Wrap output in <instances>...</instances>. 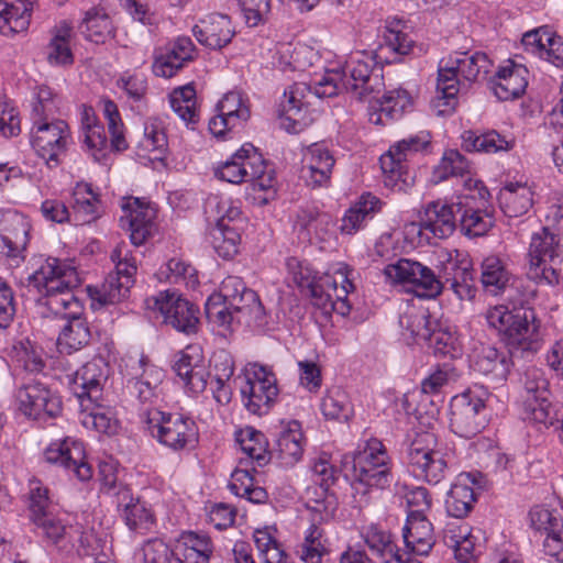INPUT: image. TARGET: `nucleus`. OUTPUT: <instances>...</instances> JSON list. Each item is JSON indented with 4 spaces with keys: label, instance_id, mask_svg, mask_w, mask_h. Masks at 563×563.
<instances>
[{
    "label": "nucleus",
    "instance_id": "obj_1",
    "mask_svg": "<svg viewBox=\"0 0 563 563\" xmlns=\"http://www.w3.org/2000/svg\"><path fill=\"white\" fill-rule=\"evenodd\" d=\"M80 278L74 266L56 257L41 260L30 276V284L43 295L42 302L55 316L67 319L81 310L73 289L79 287Z\"/></svg>",
    "mask_w": 563,
    "mask_h": 563
},
{
    "label": "nucleus",
    "instance_id": "obj_2",
    "mask_svg": "<svg viewBox=\"0 0 563 563\" xmlns=\"http://www.w3.org/2000/svg\"><path fill=\"white\" fill-rule=\"evenodd\" d=\"M384 88L383 76L374 73L373 65L360 58L351 56L343 71L327 70L319 80L314 81V92L318 98H330L345 90L358 100L375 98Z\"/></svg>",
    "mask_w": 563,
    "mask_h": 563
},
{
    "label": "nucleus",
    "instance_id": "obj_3",
    "mask_svg": "<svg viewBox=\"0 0 563 563\" xmlns=\"http://www.w3.org/2000/svg\"><path fill=\"white\" fill-rule=\"evenodd\" d=\"M493 64L483 52H454L440 60L438 70V102L450 109L455 106V97L463 82H477L486 78Z\"/></svg>",
    "mask_w": 563,
    "mask_h": 563
},
{
    "label": "nucleus",
    "instance_id": "obj_4",
    "mask_svg": "<svg viewBox=\"0 0 563 563\" xmlns=\"http://www.w3.org/2000/svg\"><path fill=\"white\" fill-rule=\"evenodd\" d=\"M384 275L391 284H410L421 288L424 291L423 295L428 297L440 295L446 284L460 300H471L476 292L473 284L450 277L448 267H445L444 282H441L431 268L407 258H400L387 265L384 268Z\"/></svg>",
    "mask_w": 563,
    "mask_h": 563
},
{
    "label": "nucleus",
    "instance_id": "obj_5",
    "mask_svg": "<svg viewBox=\"0 0 563 563\" xmlns=\"http://www.w3.org/2000/svg\"><path fill=\"white\" fill-rule=\"evenodd\" d=\"M214 175L230 184L251 183L254 190H267L275 185L274 172L267 169L266 161L251 143L216 167Z\"/></svg>",
    "mask_w": 563,
    "mask_h": 563
},
{
    "label": "nucleus",
    "instance_id": "obj_6",
    "mask_svg": "<svg viewBox=\"0 0 563 563\" xmlns=\"http://www.w3.org/2000/svg\"><path fill=\"white\" fill-rule=\"evenodd\" d=\"M562 246L558 235L542 228L531 236L526 274L537 284L554 286L560 283Z\"/></svg>",
    "mask_w": 563,
    "mask_h": 563
},
{
    "label": "nucleus",
    "instance_id": "obj_7",
    "mask_svg": "<svg viewBox=\"0 0 563 563\" xmlns=\"http://www.w3.org/2000/svg\"><path fill=\"white\" fill-rule=\"evenodd\" d=\"M145 430L161 444L180 451L198 440L195 421L179 413H165L156 408H145L142 412Z\"/></svg>",
    "mask_w": 563,
    "mask_h": 563
},
{
    "label": "nucleus",
    "instance_id": "obj_8",
    "mask_svg": "<svg viewBox=\"0 0 563 563\" xmlns=\"http://www.w3.org/2000/svg\"><path fill=\"white\" fill-rule=\"evenodd\" d=\"M352 463L353 478L357 483L385 489L393 482L389 456L380 441L373 439L352 455L344 456V464Z\"/></svg>",
    "mask_w": 563,
    "mask_h": 563
},
{
    "label": "nucleus",
    "instance_id": "obj_9",
    "mask_svg": "<svg viewBox=\"0 0 563 563\" xmlns=\"http://www.w3.org/2000/svg\"><path fill=\"white\" fill-rule=\"evenodd\" d=\"M221 291L233 309L236 325L254 332H263L268 324V316L257 295L247 288L242 278L228 276L221 283Z\"/></svg>",
    "mask_w": 563,
    "mask_h": 563
},
{
    "label": "nucleus",
    "instance_id": "obj_10",
    "mask_svg": "<svg viewBox=\"0 0 563 563\" xmlns=\"http://www.w3.org/2000/svg\"><path fill=\"white\" fill-rule=\"evenodd\" d=\"M432 433L418 434L407 449V464L411 473L429 484L437 485L445 478L448 462L441 450L435 449Z\"/></svg>",
    "mask_w": 563,
    "mask_h": 563
},
{
    "label": "nucleus",
    "instance_id": "obj_11",
    "mask_svg": "<svg viewBox=\"0 0 563 563\" xmlns=\"http://www.w3.org/2000/svg\"><path fill=\"white\" fill-rule=\"evenodd\" d=\"M245 408L253 415H266L278 396L275 374L266 366L252 364L240 387Z\"/></svg>",
    "mask_w": 563,
    "mask_h": 563
},
{
    "label": "nucleus",
    "instance_id": "obj_12",
    "mask_svg": "<svg viewBox=\"0 0 563 563\" xmlns=\"http://www.w3.org/2000/svg\"><path fill=\"white\" fill-rule=\"evenodd\" d=\"M147 309L157 310L164 322L186 335L196 334L199 329V308L174 292L164 291L145 299Z\"/></svg>",
    "mask_w": 563,
    "mask_h": 563
},
{
    "label": "nucleus",
    "instance_id": "obj_13",
    "mask_svg": "<svg viewBox=\"0 0 563 563\" xmlns=\"http://www.w3.org/2000/svg\"><path fill=\"white\" fill-rule=\"evenodd\" d=\"M520 306L521 308L515 309L514 318L501 340L511 356L536 352L541 341V321L536 311L532 308H523L522 303Z\"/></svg>",
    "mask_w": 563,
    "mask_h": 563
},
{
    "label": "nucleus",
    "instance_id": "obj_14",
    "mask_svg": "<svg viewBox=\"0 0 563 563\" xmlns=\"http://www.w3.org/2000/svg\"><path fill=\"white\" fill-rule=\"evenodd\" d=\"M111 260L115 264V274H109L96 299L101 305H114L125 299L133 285V275L136 273V265L124 243L119 244L111 253Z\"/></svg>",
    "mask_w": 563,
    "mask_h": 563
},
{
    "label": "nucleus",
    "instance_id": "obj_15",
    "mask_svg": "<svg viewBox=\"0 0 563 563\" xmlns=\"http://www.w3.org/2000/svg\"><path fill=\"white\" fill-rule=\"evenodd\" d=\"M450 427L462 438L477 434L486 424V406L477 395L467 391L452 398Z\"/></svg>",
    "mask_w": 563,
    "mask_h": 563
},
{
    "label": "nucleus",
    "instance_id": "obj_16",
    "mask_svg": "<svg viewBox=\"0 0 563 563\" xmlns=\"http://www.w3.org/2000/svg\"><path fill=\"white\" fill-rule=\"evenodd\" d=\"M16 400L19 410L35 420L55 418L62 412L60 398L38 382L21 387Z\"/></svg>",
    "mask_w": 563,
    "mask_h": 563
},
{
    "label": "nucleus",
    "instance_id": "obj_17",
    "mask_svg": "<svg viewBox=\"0 0 563 563\" xmlns=\"http://www.w3.org/2000/svg\"><path fill=\"white\" fill-rule=\"evenodd\" d=\"M68 136L69 130L65 121H40V125L32 126L31 144L49 167L57 166L58 156L66 151Z\"/></svg>",
    "mask_w": 563,
    "mask_h": 563
},
{
    "label": "nucleus",
    "instance_id": "obj_18",
    "mask_svg": "<svg viewBox=\"0 0 563 563\" xmlns=\"http://www.w3.org/2000/svg\"><path fill=\"white\" fill-rule=\"evenodd\" d=\"M44 456L48 463L58 464L81 482L89 481L92 477V467L85 460V450L81 442L70 438L53 442L45 450Z\"/></svg>",
    "mask_w": 563,
    "mask_h": 563
},
{
    "label": "nucleus",
    "instance_id": "obj_19",
    "mask_svg": "<svg viewBox=\"0 0 563 563\" xmlns=\"http://www.w3.org/2000/svg\"><path fill=\"white\" fill-rule=\"evenodd\" d=\"M108 378L107 366L102 358L86 363L80 369L69 376V387L81 402L99 401L102 386Z\"/></svg>",
    "mask_w": 563,
    "mask_h": 563
},
{
    "label": "nucleus",
    "instance_id": "obj_20",
    "mask_svg": "<svg viewBox=\"0 0 563 563\" xmlns=\"http://www.w3.org/2000/svg\"><path fill=\"white\" fill-rule=\"evenodd\" d=\"M521 43L527 53L553 64L563 66V37L549 26H541L523 34Z\"/></svg>",
    "mask_w": 563,
    "mask_h": 563
},
{
    "label": "nucleus",
    "instance_id": "obj_21",
    "mask_svg": "<svg viewBox=\"0 0 563 563\" xmlns=\"http://www.w3.org/2000/svg\"><path fill=\"white\" fill-rule=\"evenodd\" d=\"M335 159L322 144L310 145L302 159L301 178L310 187L325 186L331 178Z\"/></svg>",
    "mask_w": 563,
    "mask_h": 563
},
{
    "label": "nucleus",
    "instance_id": "obj_22",
    "mask_svg": "<svg viewBox=\"0 0 563 563\" xmlns=\"http://www.w3.org/2000/svg\"><path fill=\"white\" fill-rule=\"evenodd\" d=\"M192 33L200 44L212 49L224 47L234 35L229 16L218 13L201 19L192 27Z\"/></svg>",
    "mask_w": 563,
    "mask_h": 563
},
{
    "label": "nucleus",
    "instance_id": "obj_23",
    "mask_svg": "<svg viewBox=\"0 0 563 563\" xmlns=\"http://www.w3.org/2000/svg\"><path fill=\"white\" fill-rule=\"evenodd\" d=\"M30 224L18 212H8L2 219L0 230V253L9 257H18L29 242Z\"/></svg>",
    "mask_w": 563,
    "mask_h": 563
},
{
    "label": "nucleus",
    "instance_id": "obj_24",
    "mask_svg": "<svg viewBox=\"0 0 563 563\" xmlns=\"http://www.w3.org/2000/svg\"><path fill=\"white\" fill-rule=\"evenodd\" d=\"M456 203L448 205L441 201L430 202L421 217V227L435 238L446 239L456 229Z\"/></svg>",
    "mask_w": 563,
    "mask_h": 563
},
{
    "label": "nucleus",
    "instance_id": "obj_25",
    "mask_svg": "<svg viewBox=\"0 0 563 563\" xmlns=\"http://www.w3.org/2000/svg\"><path fill=\"white\" fill-rule=\"evenodd\" d=\"M472 368L495 380H505L511 366L507 354L499 352L492 345L481 344L473 350L471 355Z\"/></svg>",
    "mask_w": 563,
    "mask_h": 563
},
{
    "label": "nucleus",
    "instance_id": "obj_26",
    "mask_svg": "<svg viewBox=\"0 0 563 563\" xmlns=\"http://www.w3.org/2000/svg\"><path fill=\"white\" fill-rule=\"evenodd\" d=\"M212 552L209 536L192 531L183 533L173 549L175 563H209Z\"/></svg>",
    "mask_w": 563,
    "mask_h": 563
},
{
    "label": "nucleus",
    "instance_id": "obj_27",
    "mask_svg": "<svg viewBox=\"0 0 563 563\" xmlns=\"http://www.w3.org/2000/svg\"><path fill=\"white\" fill-rule=\"evenodd\" d=\"M528 69L521 65L509 62V65L500 67L492 80V89L495 96L503 101L519 98L528 86Z\"/></svg>",
    "mask_w": 563,
    "mask_h": 563
},
{
    "label": "nucleus",
    "instance_id": "obj_28",
    "mask_svg": "<svg viewBox=\"0 0 563 563\" xmlns=\"http://www.w3.org/2000/svg\"><path fill=\"white\" fill-rule=\"evenodd\" d=\"M461 140L465 151L485 154L509 152L516 145V137L512 134H501L496 130H488L481 134L467 130L462 133Z\"/></svg>",
    "mask_w": 563,
    "mask_h": 563
},
{
    "label": "nucleus",
    "instance_id": "obj_29",
    "mask_svg": "<svg viewBox=\"0 0 563 563\" xmlns=\"http://www.w3.org/2000/svg\"><path fill=\"white\" fill-rule=\"evenodd\" d=\"M136 208L124 207V216L120 218V225L130 232L132 244L142 245L152 234L154 229V211L151 208L140 206L139 199L134 200Z\"/></svg>",
    "mask_w": 563,
    "mask_h": 563
},
{
    "label": "nucleus",
    "instance_id": "obj_30",
    "mask_svg": "<svg viewBox=\"0 0 563 563\" xmlns=\"http://www.w3.org/2000/svg\"><path fill=\"white\" fill-rule=\"evenodd\" d=\"M287 265L289 269L299 267V272L294 273L295 283H297L299 287H308L313 306L329 313L331 299L330 286L334 285V276L324 274L318 279L313 278L310 280L308 271L305 272L296 258L288 260Z\"/></svg>",
    "mask_w": 563,
    "mask_h": 563
},
{
    "label": "nucleus",
    "instance_id": "obj_31",
    "mask_svg": "<svg viewBox=\"0 0 563 563\" xmlns=\"http://www.w3.org/2000/svg\"><path fill=\"white\" fill-rule=\"evenodd\" d=\"M474 483V477L470 473H462L457 476L445 499L449 516L460 519L468 515L476 501L475 493L471 486Z\"/></svg>",
    "mask_w": 563,
    "mask_h": 563
},
{
    "label": "nucleus",
    "instance_id": "obj_32",
    "mask_svg": "<svg viewBox=\"0 0 563 563\" xmlns=\"http://www.w3.org/2000/svg\"><path fill=\"white\" fill-rule=\"evenodd\" d=\"M380 200L365 194L360 197L344 213L340 230L344 234H354L363 229L369 220L380 210Z\"/></svg>",
    "mask_w": 563,
    "mask_h": 563
},
{
    "label": "nucleus",
    "instance_id": "obj_33",
    "mask_svg": "<svg viewBox=\"0 0 563 563\" xmlns=\"http://www.w3.org/2000/svg\"><path fill=\"white\" fill-rule=\"evenodd\" d=\"M194 44L189 37H178L172 47L155 58L153 71L158 77H173L184 63L192 58Z\"/></svg>",
    "mask_w": 563,
    "mask_h": 563
},
{
    "label": "nucleus",
    "instance_id": "obj_34",
    "mask_svg": "<svg viewBox=\"0 0 563 563\" xmlns=\"http://www.w3.org/2000/svg\"><path fill=\"white\" fill-rule=\"evenodd\" d=\"M481 202L457 201L456 212L460 217L461 231L467 236H482L494 224L493 217L483 208Z\"/></svg>",
    "mask_w": 563,
    "mask_h": 563
},
{
    "label": "nucleus",
    "instance_id": "obj_35",
    "mask_svg": "<svg viewBox=\"0 0 563 563\" xmlns=\"http://www.w3.org/2000/svg\"><path fill=\"white\" fill-rule=\"evenodd\" d=\"M404 541L418 555H427L435 543L433 526L427 517H407Z\"/></svg>",
    "mask_w": 563,
    "mask_h": 563
},
{
    "label": "nucleus",
    "instance_id": "obj_36",
    "mask_svg": "<svg viewBox=\"0 0 563 563\" xmlns=\"http://www.w3.org/2000/svg\"><path fill=\"white\" fill-rule=\"evenodd\" d=\"M119 508L125 525L133 531L145 533L154 525L153 514L139 498L132 497L128 489L119 493Z\"/></svg>",
    "mask_w": 563,
    "mask_h": 563
},
{
    "label": "nucleus",
    "instance_id": "obj_37",
    "mask_svg": "<svg viewBox=\"0 0 563 563\" xmlns=\"http://www.w3.org/2000/svg\"><path fill=\"white\" fill-rule=\"evenodd\" d=\"M302 439L301 426L298 421L282 422L276 445L278 456L284 464L292 465L301 459L303 453Z\"/></svg>",
    "mask_w": 563,
    "mask_h": 563
},
{
    "label": "nucleus",
    "instance_id": "obj_38",
    "mask_svg": "<svg viewBox=\"0 0 563 563\" xmlns=\"http://www.w3.org/2000/svg\"><path fill=\"white\" fill-rule=\"evenodd\" d=\"M499 203L509 218L520 217L533 205V192L527 184L509 183L499 194Z\"/></svg>",
    "mask_w": 563,
    "mask_h": 563
},
{
    "label": "nucleus",
    "instance_id": "obj_39",
    "mask_svg": "<svg viewBox=\"0 0 563 563\" xmlns=\"http://www.w3.org/2000/svg\"><path fill=\"white\" fill-rule=\"evenodd\" d=\"M65 320L67 322L57 338V346L62 353L70 354L88 344L90 330L88 322L81 317V310Z\"/></svg>",
    "mask_w": 563,
    "mask_h": 563
},
{
    "label": "nucleus",
    "instance_id": "obj_40",
    "mask_svg": "<svg viewBox=\"0 0 563 563\" xmlns=\"http://www.w3.org/2000/svg\"><path fill=\"white\" fill-rule=\"evenodd\" d=\"M32 2L18 0L14 3L0 1V33L3 35L25 31L30 24Z\"/></svg>",
    "mask_w": 563,
    "mask_h": 563
},
{
    "label": "nucleus",
    "instance_id": "obj_41",
    "mask_svg": "<svg viewBox=\"0 0 563 563\" xmlns=\"http://www.w3.org/2000/svg\"><path fill=\"white\" fill-rule=\"evenodd\" d=\"M73 26L63 21L55 26L53 37L47 45V60L54 66H68L74 63V56L69 47Z\"/></svg>",
    "mask_w": 563,
    "mask_h": 563
},
{
    "label": "nucleus",
    "instance_id": "obj_42",
    "mask_svg": "<svg viewBox=\"0 0 563 563\" xmlns=\"http://www.w3.org/2000/svg\"><path fill=\"white\" fill-rule=\"evenodd\" d=\"M79 406L81 408V423L86 428L104 434L117 432L118 420L110 408L100 405L98 401H82Z\"/></svg>",
    "mask_w": 563,
    "mask_h": 563
},
{
    "label": "nucleus",
    "instance_id": "obj_43",
    "mask_svg": "<svg viewBox=\"0 0 563 563\" xmlns=\"http://www.w3.org/2000/svg\"><path fill=\"white\" fill-rule=\"evenodd\" d=\"M384 174V184L394 191H406L413 184V178L405 170L404 159L389 151L379 158Z\"/></svg>",
    "mask_w": 563,
    "mask_h": 563
},
{
    "label": "nucleus",
    "instance_id": "obj_44",
    "mask_svg": "<svg viewBox=\"0 0 563 563\" xmlns=\"http://www.w3.org/2000/svg\"><path fill=\"white\" fill-rule=\"evenodd\" d=\"M481 280L484 289L492 295L512 290L509 286L510 273L497 256H488L483 261Z\"/></svg>",
    "mask_w": 563,
    "mask_h": 563
},
{
    "label": "nucleus",
    "instance_id": "obj_45",
    "mask_svg": "<svg viewBox=\"0 0 563 563\" xmlns=\"http://www.w3.org/2000/svg\"><path fill=\"white\" fill-rule=\"evenodd\" d=\"M374 97L369 98L375 100L378 108L372 107L373 111L369 113V121L377 125L385 124L383 115L389 119L399 117L409 103L408 93L402 89L388 91L382 98H378L377 95H374Z\"/></svg>",
    "mask_w": 563,
    "mask_h": 563
},
{
    "label": "nucleus",
    "instance_id": "obj_46",
    "mask_svg": "<svg viewBox=\"0 0 563 563\" xmlns=\"http://www.w3.org/2000/svg\"><path fill=\"white\" fill-rule=\"evenodd\" d=\"M235 440L246 456L257 466H264L269 461L268 442L265 435L252 427L235 432Z\"/></svg>",
    "mask_w": 563,
    "mask_h": 563
},
{
    "label": "nucleus",
    "instance_id": "obj_47",
    "mask_svg": "<svg viewBox=\"0 0 563 563\" xmlns=\"http://www.w3.org/2000/svg\"><path fill=\"white\" fill-rule=\"evenodd\" d=\"M471 174V164L457 150L444 152L440 163L434 167L432 180L438 184L449 177H461Z\"/></svg>",
    "mask_w": 563,
    "mask_h": 563
},
{
    "label": "nucleus",
    "instance_id": "obj_48",
    "mask_svg": "<svg viewBox=\"0 0 563 563\" xmlns=\"http://www.w3.org/2000/svg\"><path fill=\"white\" fill-rule=\"evenodd\" d=\"M321 410L325 419L340 422H346L353 412L347 394L338 386L327 390L321 401Z\"/></svg>",
    "mask_w": 563,
    "mask_h": 563
},
{
    "label": "nucleus",
    "instance_id": "obj_49",
    "mask_svg": "<svg viewBox=\"0 0 563 563\" xmlns=\"http://www.w3.org/2000/svg\"><path fill=\"white\" fill-rule=\"evenodd\" d=\"M173 111L187 124H196L199 118L196 108V90L186 85L173 90L169 97Z\"/></svg>",
    "mask_w": 563,
    "mask_h": 563
},
{
    "label": "nucleus",
    "instance_id": "obj_50",
    "mask_svg": "<svg viewBox=\"0 0 563 563\" xmlns=\"http://www.w3.org/2000/svg\"><path fill=\"white\" fill-rule=\"evenodd\" d=\"M206 316L210 323L225 331H234L236 321L233 309L223 296V291L211 295L206 302Z\"/></svg>",
    "mask_w": 563,
    "mask_h": 563
},
{
    "label": "nucleus",
    "instance_id": "obj_51",
    "mask_svg": "<svg viewBox=\"0 0 563 563\" xmlns=\"http://www.w3.org/2000/svg\"><path fill=\"white\" fill-rule=\"evenodd\" d=\"M332 276H334V285L330 286L331 299L329 313L335 311L341 316H346L351 311L347 295L354 289V286L349 278L347 266L338 268Z\"/></svg>",
    "mask_w": 563,
    "mask_h": 563
},
{
    "label": "nucleus",
    "instance_id": "obj_52",
    "mask_svg": "<svg viewBox=\"0 0 563 563\" xmlns=\"http://www.w3.org/2000/svg\"><path fill=\"white\" fill-rule=\"evenodd\" d=\"M79 31L85 37L96 44L106 43L113 36V25L106 13L88 11L79 25Z\"/></svg>",
    "mask_w": 563,
    "mask_h": 563
},
{
    "label": "nucleus",
    "instance_id": "obj_53",
    "mask_svg": "<svg viewBox=\"0 0 563 563\" xmlns=\"http://www.w3.org/2000/svg\"><path fill=\"white\" fill-rule=\"evenodd\" d=\"M217 112L224 115L232 125H242L250 117V108L240 91H230L217 104Z\"/></svg>",
    "mask_w": 563,
    "mask_h": 563
},
{
    "label": "nucleus",
    "instance_id": "obj_54",
    "mask_svg": "<svg viewBox=\"0 0 563 563\" xmlns=\"http://www.w3.org/2000/svg\"><path fill=\"white\" fill-rule=\"evenodd\" d=\"M37 528L42 529L43 536L53 544L58 547L62 551H68L73 548L70 530L71 527H66L59 519H56L52 514L44 516L34 522Z\"/></svg>",
    "mask_w": 563,
    "mask_h": 563
},
{
    "label": "nucleus",
    "instance_id": "obj_55",
    "mask_svg": "<svg viewBox=\"0 0 563 563\" xmlns=\"http://www.w3.org/2000/svg\"><path fill=\"white\" fill-rule=\"evenodd\" d=\"M550 395L525 397L522 401V418L525 420L549 426L553 423L554 410L549 400Z\"/></svg>",
    "mask_w": 563,
    "mask_h": 563
},
{
    "label": "nucleus",
    "instance_id": "obj_56",
    "mask_svg": "<svg viewBox=\"0 0 563 563\" xmlns=\"http://www.w3.org/2000/svg\"><path fill=\"white\" fill-rule=\"evenodd\" d=\"M211 243L214 251L223 258H231L238 253L240 236L235 229L223 224V220L217 223L210 231Z\"/></svg>",
    "mask_w": 563,
    "mask_h": 563
},
{
    "label": "nucleus",
    "instance_id": "obj_57",
    "mask_svg": "<svg viewBox=\"0 0 563 563\" xmlns=\"http://www.w3.org/2000/svg\"><path fill=\"white\" fill-rule=\"evenodd\" d=\"M73 197L75 200V213H82L85 218L82 223H89L98 217L97 206L100 203L98 196L92 191L89 184H77L74 189Z\"/></svg>",
    "mask_w": 563,
    "mask_h": 563
},
{
    "label": "nucleus",
    "instance_id": "obj_58",
    "mask_svg": "<svg viewBox=\"0 0 563 563\" xmlns=\"http://www.w3.org/2000/svg\"><path fill=\"white\" fill-rule=\"evenodd\" d=\"M365 542L373 554L383 563H388L400 551L391 540V536L376 527H371L365 536Z\"/></svg>",
    "mask_w": 563,
    "mask_h": 563
},
{
    "label": "nucleus",
    "instance_id": "obj_59",
    "mask_svg": "<svg viewBox=\"0 0 563 563\" xmlns=\"http://www.w3.org/2000/svg\"><path fill=\"white\" fill-rule=\"evenodd\" d=\"M399 323L411 338L424 341L431 338L435 321L426 311L417 310L402 314Z\"/></svg>",
    "mask_w": 563,
    "mask_h": 563
},
{
    "label": "nucleus",
    "instance_id": "obj_60",
    "mask_svg": "<svg viewBox=\"0 0 563 563\" xmlns=\"http://www.w3.org/2000/svg\"><path fill=\"white\" fill-rule=\"evenodd\" d=\"M103 115L108 121V129L111 134V146L117 151L128 148V143L123 133V123L117 104L110 100L102 101Z\"/></svg>",
    "mask_w": 563,
    "mask_h": 563
},
{
    "label": "nucleus",
    "instance_id": "obj_61",
    "mask_svg": "<svg viewBox=\"0 0 563 563\" xmlns=\"http://www.w3.org/2000/svg\"><path fill=\"white\" fill-rule=\"evenodd\" d=\"M328 492V487H321L317 484L308 486L305 492L307 508L319 515L320 520H324L332 515V496Z\"/></svg>",
    "mask_w": 563,
    "mask_h": 563
},
{
    "label": "nucleus",
    "instance_id": "obj_62",
    "mask_svg": "<svg viewBox=\"0 0 563 563\" xmlns=\"http://www.w3.org/2000/svg\"><path fill=\"white\" fill-rule=\"evenodd\" d=\"M51 500L48 488L37 479L30 481V517L33 522L49 515Z\"/></svg>",
    "mask_w": 563,
    "mask_h": 563
},
{
    "label": "nucleus",
    "instance_id": "obj_63",
    "mask_svg": "<svg viewBox=\"0 0 563 563\" xmlns=\"http://www.w3.org/2000/svg\"><path fill=\"white\" fill-rule=\"evenodd\" d=\"M159 280L178 284L188 279V283H196L195 269L184 261L179 258H170L165 265H163L157 272Z\"/></svg>",
    "mask_w": 563,
    "mask_h": 563
},
{
    "label": "nucleus",
    "instance_id": "obj_64",
    "mask_svg": "<svg viewBox=\"0 0 563 563\" xmlns=\"http://www.w3.org/2000/svg\"><path fill=\"white\" fill-rule=\"evenodd\" d=\"M530 527L542 534L551 532L556 525L563 523V519L556 512L542 506H534L529 511Z\"/></svg>",
    "mask_w": 563,
    "mask_h": 563
}]
</instances>
